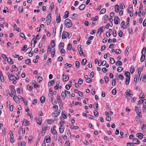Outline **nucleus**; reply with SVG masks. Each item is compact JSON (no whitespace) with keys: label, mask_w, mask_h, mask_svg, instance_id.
<instances>
[{"label":"nucleus","mask_w":146,"mask_h":146,"mask_svg":"<svg viewBox=\"0 0 146 146\" xmlns=\"http://www.w3.org/2000/svg\"><path fill=\"white\" fill-rule=\"evenodd\" d=\"M135 111L136 112L137 114V116H136L135 117V119H137L139 118H141L142 117L141 113V110L139 107L136 106L135 109Z\"/></svg>","instance_id":"f257e3e1"},{"label":"nucleus","mask_w":146,"mask_h":146,"mask_svg":"<svg viewBox=\"0 0 146 146\" xmlns=\"http://www.w3.org/2000/svg\"><path fill=\"white\" fill-rule=\"evenodd\" d=\"M64 24L66 27L68 28L71 27L72 25L71 21L69 19H67L65 20Z\"/></svg>","instance_id":"f03ea898"},{"label":"nucleus","mask_w":146,"mask_h":146,"mask_svg":"<svg viewBox=\"0 0 146 146\" xmlns=\"http://www.w3.org/2000/svg\"><path fill=\"white\" fill-rule=\"evenodd\" d=\"M124 75L126 77L125 83L126 85L129 84L130 78L129 77L130 75V73L128 72H126L124 74Z\"/></svg>","instance_id":"7ed1b4c3"},{"label":"nucleus","mask_w":146,"mask_h":146,"mask_svg":"<svg viewBox=\"0 0 146 146\" xmlns=\"http://www.w3.org/2000/svg\"><path fill=\"white\" fill-rule=\"evenodd\" d=\"M11 93L9 94V95L11 97H13L14 94L15 95L16 94V90L14 87L13 86H11Z\"/></svg>","instance_id":"20e7f679"},{"label":"nucleus","mask_w":146,"mask_h":146,"mask_svg":"<svg viewBox=\"0 0 146 146\" xmlns=\"http://www.w3.org/2000/svg\"><path fill=\"white\" fill-rule=\"evenodd\" d=\"M69 36L68 33V32L65 31L63 32L62 35V39L67 38Z\"/></svg>","instance_id":"39448f33"},{"label":"nucleus","mask_w":146,"mask_h":146,"mask_svg":"<svg viewBox=\"0 0 146 146\" xmlns=\"http://www.w3.org/2000/svg\"><path fill=\"white\" fill-rule=\"evenodd\" d=\"M46 24L47 25H49L51 21V16L50 14L48 15L46 18Z\"/></svg>","instance_id":"423d86ee"},{"label":"nucleus","mask_w":146,"mask_h":146,"mask_svg":"<svg viewBox=\"0 0 146 146\" xmlns=\"http://www.w3.org/2000/svg\"><path fill=\"white\" fill-rule=\"evenodd\" d=\"M125 94L126 95V96H127L129 99H130L132 96V92L130 91H129L128 92H126Z\"/></svg>","instance_id":"0eeeda50"},{"label":"nucleus","mask_w":146,"mask_h":146,"mask_svg":"<svg viewBox=\"0 0 146 146\" xmlns=\"http://www.w3.org/2000/svg\"><path fill=\"white\" fill-rule=\"evenodd\" d=\"M60 114V112L58 110H55L52 113V115L53 117H56Z\"/></svg>","instance_id":"6e6552de"},{"label":"nucleus","mask_w":146,"mask_h":146,"mask_svg":"<svg viewBox=\"0 0 146 146\" xmlns=\"http://www.w3.org/2000/svg\"><path fill=\"white\" fill-rule=\"evenodd\" d=\"M64 73L62 76H63L62 79L63 81L66 82L67 81L69 77L68 75H64Z\"/></svg>","instance_id":"1a4fd4ad"},{"label":"nucleus","mask_w":146,"mask_h":146,"mask_svg":"<svg viewBox=\"0 0 146 146\" xmlns=\"http://www.w3.org/2000/svg\"><path fill=\"white\" fill-rule=\"evenodd\" d=\"M133 10V7L132 5H130L128 7L127 9V11L129 14L132 13V11Z\"/></svg>","instance_id":"9d476101"},{"label":"nucleus","mask_w":146,"mask_h":146,"mask_svg":"<svg viewBox=\"0 0 146 146\" xmlns=\"http://www.w3.org/2000/svg\"><path fill=\"white\" fill-rule=\"evenodd\" d=\"M139 141L138 139L136 138H134L133 140V143L135 144H139Z\"/></svg>","instance_id":"9b49d317"},{"label":"nucleus","mask_w":146,"mask_h":146,"mask_svg":"<svg viewBox=\"0 0 146 146\" xmlns=\"http://www.w3.org/2000/svg\"><path fill=\"white\" fill-rule=\"evenodd\" d=\"M119 21V19L117 16H115L114 19V23L117 25L118 23V21Z\"/></svg>","instance_id":"f8f14e48"},{"label":"nucleus","mask_w":146,"mask_h":146,"mask_svg":"<svg viewBox=\"0 0 146 146\" xmlns=\"http://www.w3.org/2000/svg\"><path fill=\"white\" fill-rule=\"evenodd\" d=\"M45 127L43 125L42 127L41 135L42 136H43L46 132Z\"/></svg>","instance_id":"ddd939ff"},{"label":"nucleus","mask_w":146,"mask_h":146,"mask_svg":"<svg viewBox=\"0 0 146 146\" xmlns=\"http://www.w3.org/2000/svg\"><path fill=\"white\" fill-rule=\"evenodd\" d=\"M137 136L140 139H141L143 138V135L141 133H138L136 134Z\"/></svg>","instance_id":"4468645a"},{"label":"nucleus","mask_w":146,"mask_h":146,"mask_svg":"<svg viewBox=\"0 0 146 146\" xmlns=\"http://www.w3.org/2000/svg\"><path fill=\"white\" fill-rule=\"evenodd\" d=\"M54 8V3H52L51 4L50 6V7H49V10L50 11V12H52V10Z\"/></svg>","instance_id":"2eb2a0df"},{"label":"nucleus","mask_w":146,"mask_h":146,"mask_svg":"<svg viewBox=\"0 0 146 146\" xmlns=\"http://www.w3.org/2000/svg\"><path fill=\"white\" fill-rule=\"evenodd\" d=\"M8 76L9 80H13L15 78V75H11L10 76V74H9Z\"/></svg>","instance_id":"dca6fc26"},{"label":"nucleus","mask_w":146,"mask_h":146,"mask_svg":"<svg viewBox=\"0 0 146 146\" xmlns=\"http://www.w3.org/2000/svg\"><path fill=\"white\" fill-rule=\"evenodd\" d=\"M85 5L84 4H82L79 7V9L80 10H83L85 8Z\"/></svg>","instance_id":"f3484780"},{"label":"nucleus","mask_w":146,"mask_h":146,"mask_svg":"<svg viewBox=\"0 0 146 146\" xmlns=\"http://www.w3.org/2000/svg\"><path fill=\"white\" fill-rule=\"evenodd\" d=\"M7 60L8 63L10 64H13L14 63V62L12 59L10 57L7 58Z\"/></svg>","instance_id":"a211bd4d"},{"label":"nucleus","mask_w":146,"mask_h":146,"mask_svg":"<svg viewBox=\"0 0 146 146\" xmlns=\"http://www.w3.org/2000/svg\"><path fill=\"white\" fill-rule=\"evenodd\" d=\"M0 79L2 82H4V77L1 71L0 72Z\"/></svg>","instance_id":"6ab92c4d"},{"label":"nucleus","mask_w":146,"mask_h":146,"mask_svg":"<svg viewBox=\"0 0 146 146\" xmlns=\"http://www.w3.org/2000/svg\"><path fill=\"white\" fill-rule=\"evenodd\" d=\"M61 17L60 15H57L56 16V21L57 23H59L60 21Z\"/></svg>","instance_id":"aec40b11"},{"label":"nucleus","mask_w":146,"mask_h":146,"mask_svg":"<svg viewBox=\"0 0 146 146\" xmlns=\"http://www.w3.org/2000/svg\"><path fill=\"white\" fill-rule=\"evenodd\" d=\"M104 28V27L103 26H102L101 28L99 29V30L98 31L97 33H100V34H101V33L103 31V28Z\"/></svg>","instance_id":"412c9836"},{"label":"nucleus","mask_w":146,"mask_h":146,"mask_svg":"<svg viewBox=\"0 0 146 146\" xmlns=\"http://www.w3.org/2000/svg\"><path fill=\"white\" fill-rule=\"evenodd\" d=\"M122 62L120 61L119 60H117L115 62V65L117 66H121V65H122Z\"/></svg>","instance_id":"4be33fe9"},{"label":"nucleus","mask_w":146,"mask_h":146,"mask_svg":"<svg viewBox=\"0 0 146 146\" xmlns=\"http://www.w3.org/2000/svg\"><path fill=\"white\" fill-rule=\"evenodd\" d=\"M47 123L48 124H51L54 122V120H52L51 119H47Z\"/></svg>","instance_id":"5701e85b"},{"label":"nucleus","mask_w":146,"mask_h":146,"mask_svg":"<svg viewBox=\"0 0 146 146\" xmlns=\"http://www.w3.org/2000/svg\"><path fill=\"white\" fill-rule=\"evenodd\" d=\"M121 27L125 29L126 27V25L125 24V21H122L121 23Z\"/></svg>","instance_id":"b1692460"},{"label":"nucleus","mask_w":146,"mask_h":146,"mask_svg":"<svg viewBox=\"0 0 146 146\" xmlns=\"http://www.w3.org/2000/svg\"><path fill=\"white\" fill-rule=\"evenodd\" d=\"M119 6L118 5H116L115 6V9L116 13H118L119 11Z\"/></svg>","instance_id":"393cba45"},{"label":"nucleus","mask_w":146,"mask_h":146,"mask_svg":"<svg viewBox=\"0 0 146 146\" xmlns=\"http://www.w3.org/2000/svg\"><path fill=\"white\" fill-rule=\"evenodd\" d=\"M54 83V80H52L49 81L48 83V85L49 86H52Z\"/></svg>","instance_id":"a878e982"},{"label":"nucleus","mask_w":146,"mask_h":146,"mask_svg":"<svg viewBox=\"0 0 146 146\" xmlns=\"http://www.w3.org/2000/svg\"><path fill=\"white\" fill-rule=\"evenodd\" d=\"M40 102L42 103H43L45 101V98L43 96H42L40 98Z\"/></svg>","instance_id":"bb28decb"},{"label":"nucleus","mask_w":146,"mask_h":146,"mask_svg":"<svg viewBox=\"0 0 146 146\" xmlns=\"http://www.w3.org/2000/svg\"><path fill=\"white\" fill-rule=\"evenodd\" d=\"M12 68L13 69V70L15 71H17H17H18V68L15 65H13L12 66Z\"/></svg>","instance_id":"cd10ccee"},{"label":"nucleus","mask_w":146,"mask_h":146,"mask_svg":"<svg viewBox=\"0 0 146 146\" xmlns=\"http://www.w3.org/2000/svg\"><path fill=\"white\" fill-rule=\"evenodd\" d=\"M64 129V127H60L59 128V132L60 133H62L63 132Z\"/></svg>","instance_id":"c85d7f7f"},{"label":"nucleus","mask_w":146,"mask_h":146,"mask_svg":"<svg viewBox=\"0 0 146 146\" xmlns=\"http://www.w3.org/2000/svg\"><path fill=\"white\" fill-rule=\"evenodd\" d=\"M35 39V38H34L31 41V45H32V44L33 43V42L34 43V46H33V47H34L35 46V44H36V43L37 42V41Z\"/></svg>","instance_id":"c756f323"},{"label":"nucleus","mask_w":146,"mask_h":146,"mask_svg":"<svg viewBox=\"0 0 146 146\" xmlns=\"http://www.w3.org/2000/svg\"><path fill=\"white\" fill-rule=\"evenodd\" d=\"M51 132L54 134H56L57 133L56 130L54 129H52V128L51 129Z\"/></svg>","instance_id":"7c9ffc66"},{"label":"nucleus","mask_w":146,"mask_h":146,"mask_svg":"<svg viewBox=\"0 0 146 146\" xmlns=\"http://www.w3.org/2000/svg\"><path fill=\"white\" fill-rule=\"evenodd\" d=\"M62 115L63 118L65 119L67 117L66 115L65 114V112L64 111H62Z\"/></svg>","instance_id":"2f4dec72"},{"label":"nucleus","mask_w":146,"mask_h":146,"mask_svg":"<svg viewBox=\"0 0 146 146\" xmlns=\"http://www.w3.org/2000/svg\"><path fill=\"white\" fill-rule=\"evenodd\" d=\"M65 15L64 17V19H66L68 17V15L69 14V12L68 11H67L65 12Z\"/></svg>","instance_id":"473e14b6"},{"label":"nucleus","mask_w":146,"mask_h":146,"mask_svg":"<svg viewBox=\"0 0 146 146\" xmlns=\"http://www.w3.org/2000/svg\"><path fill=\"white\" fill-rule=\"evenodd\" d=\"M51 45L52 48H54L55 46V43L53 40H52L51 42Z\"/></svg>","instance_id":"72a5a7b5"},{"label":"nucleus","mask_w":146,"mask_h":146,"mask_svg":"<svg viewBox=\"0 0 146 146\" xmlns=\"http://www.w3.org/2000/svg\"><path fill=\"white\" fill-rule=\"evenodd\" d=\"M108 16L107 15H105L104 17V22L105 23L108 20Z\"/></svg>","instance_id":"f704fd0d"},{"label":"nucleus","mask_w":146,"mask_h":146,"mask_svg":"<svg viewBox=\"0 0 146 146\" xmlns=\"http://www.w3.org/2000/svg\"><path fill=\"white\" fill-rule=\"evenodd\" d=\"M57 100L58 101V103H61L62 101L61 100V99L60 96L58 95H57Z\"/></svg>","instance_id":"c9c22d12"},{"label":"nucleus","mask_w":146,"mask_h":146,"mask_svg":"<svg viewBox=\"0 0 146 146\" xmlns=\"http://www.w3.org/2000/svg\"><path fill=\"white\" fill-rule=\"evenodd\" d=\"M106 11V9L105 8L102 9L100 12V14H103Z\"/></svg>","instance_id":"e433bc0d"},{"label":"nucleus","mask_w":146,"mask_h":146,"mask_svg":"<svg viewBox=\"0 0 146 146\" xmlns=\"http://www.w3.org/2000/svg\"><path fill=\"white\" fill-rule=\"evenodd\" d=\"M123 70V68L121 67H119L117 68V71L118 72L122 71Z\"/></svg>","instance_id":"4c0bfd02"},{"label":"nucleus","mask_w":146,"mask_h":146,"mask_svg":"<svg viewBox=\"0 0 146 146\" xmlns=\"http://www.w3.org/2000/svg\"><path fill=\"white\" fill-rule=\"evenodd\" d=\"M43 80L42 77L39 76L37 78V81L39 83Z\"/></svg>","instance_id":"58836bf2"},{"label":"nucleus","mask_w":146,"mask_h":146,"mask_svg":"<svg viewBox=\"0 0 146 146\" xmlns=\"http://www.w3.org/2000/svg\"><path fill=\"white\" fill-rule=\"evenodd\" d=\"M87 60L86 59H83L82 61V64L84 65L86 63Z\"/></svg>","instance_id":"ea45409f"},{"label":"nucleus","mask_w":146,"mask_h":146,"mask_svg":"<svg viewBox=\"0 0 146 146\" xmlns=\"http://www.w3.org/2000/svg\"><path fill=\"white\" fill-rule=\"evenodd\" d=\"M77 17V14L74 13L71 16V18L72 19H74L75 18Z\"/></svg>","instance_id":"a19ab883"},{"label":"nucleus","mask_w":146,"mask_h":146,"mask_svg":"<svg viewBox=\"0 0 146 146\" xmlns=\"http://www.w3.org/2000/svg\"><path fill=\"white\" fill-rule=\"evenodd\" d=\"M27 87V89L29 90H32L33 88V87L30 85H28Z\"/></svg>","instance_id":"79ce46f5"},{"label":"nucleus","mask_w":146,"mask_h":146,"mask_svg":"<svg viewBox=\"0 0 146 146\" xmlns=\"http://www.w3.org/2000/svg\"><path fill=\"white\" fill-rule=\"evenodd\" d=\"M65 51L64 49H62L60 50V53L62 56H64L65 55Z\"/></svg>","instance_id":"37998d69"},{"label":"nucleus","mask_w":146,"mask_h":146,"mask_svg":"<svg viewBox=\"0 0 146 146\" xmlns=\"http://www.w3.org/2000/svg\"><path fill=\"white\" fill-rule=\"evenodd\" d=\"M145 58V56L144 54L142 55L141 56L140 59V61L142 62L143 61Z\"/></svg>","instance_id":"c03bdc74"},{"label":"nucleus","mask_w":146,"mask_h":146,"mask_svg":"<svg viewBox=\"0 0 146 146\" xmlns=\"http://www.w3.org/2000/svg\"><path fill=\"white\" fill-rule=\"evenodd\" d=\"M31 60L30 59L28 58L27 60H25V63L26 64H27L28 65L29 64V63H30Z\"/></svg>","instance_id":"a18cd8bd"},{"label":"nucleus","mask_w":146,"mask_h":146,"mask_svg":"<svg viewBox=\"0 0 146 146\" xmlns=\"http://www.w3.org/2000/svg\"><path fill=\"white\" fill-rule=\"evenodd\" d=\"M110 59L111 61V63L112 64H113L115 63V60L113 58L111 57H110Z\"/></svg>","instance_id":"49530a36"},{"label":"nucleus","mask_w":146,"mask_h":146,"mask_svg":"<svg viewBox=\"0 0 146 146\" xmlns=\"http://www.w3.org/2000/svg\"><path fill=\"white\" fill-rule=\"evenodd\" d=\"M75 64L76 67L78 68L80 66V63L78 61H76L75 62Z\"/></svg>","instance_id":"de8ad7c7"},{"label":"nucleus","mask_w":146,"mask_h":146,"mask_svg":"<svg viewBox=\"0 0 146 146\" xmlns=\"http://www.w3.org/2000/svg\"><path fill=\"white\" fill-rule=\"evenodd\" d=\"M146 52V49L145 47H143L141 51L142 55L145 54Z\"/></svg>","instance_id":"09e8293b"},{"label":"nucleus","mask_w":146,"mask_h":146,"mask_svg":"<svg viewBox=\"0 0 146 146\" xmlns=\"http://www.w3.org/2000/svg\"><path fill=\"white\" fill-rule=\"evenodd\" d=\"M23 7H20L18 9L19 12L20 13H21L23 11Z\"/></svg>","instance_id":"8fccbe9b"},{"label":"nucleus","mask_w":146,"mask_h":146,"mask_svg":"<svg viewBox=\"0 0 146 146\" xmlns=\"http://www.w3.org/2000/svg\"><path fill=\"white\" fill-rule=\"evenodd\" d=\"M1 56L5 60H6L8 58L5 54H1Z\"/></svg>","instance_id":"3c124183"},{"label":"nucleus","mask_w":146,"mask_h":146,"mask_svg":"<svg viewBox=\"0 0 146 146\" xmlns=\"http://www.w3.org/2000/svg\"><path fill=\"white\" fill-rule=\"evenodd\" d=\"M118 77L119 78V79L121 80H123L124 79V77L121 74L118 75Z\"/></svg>","instance_id":"603ef678"},{"label":"nucleus","mask_w":146,"mask_h":146,"mask_svg":"<svg viewBox=\"0 0 146 146\" xmlns=\"http://www.w3.org/2000/svg\"><path fill=\"white\" fill-rule=\"evenodd\" d=\"M58 106L57 105H55L54 106H53L52 108L53 110H54L55 111V110H58Z\"/></svg>","instance_id":"864d4df0"},{"label":"nucleus","mask_w":146,"mask_h":146,"mask_svg":"<svg viewBox=\"0 0 146 146\" xmlns=\"http://www.w3.org/2000/svg\"><path fill=\"white\" fill-rule=\"evenodd\" d=\"M129 46H127V47L126 49L125 50V54H128V50L129 49Z\"/></svg>","instance_id":"5fc2aeb1"},{"label":"nucleus","mask_w":146,"mask_h":146,"mask_svg":"<svg viewBox=\"0 0 146 146\" xmlns=\"http://www.w3.org/2000/svg\"><path fill=\"white\" fill-rule=\"evenodd\" d=\"M59 46L60 47H61L62 48H63L64 46V43L63 42H60L59 45Z\"/></svg>","instance_id":"6e6d98bb"},{"label":"nucleus","mask_w":146,"mask_h":146,"mask_svg":"<svg viewBox=\"0 0 146 146\" xmlns=\"http://www.w3.org/2000/svg\"><path fill=\"white\" fill-rule=\"evenodd\" d=\"M105 83H107L109 82V77L107 76L104 77Z\"/></svg>","instance_id":"4d7b16f0"},{"label":"nucleus","mask_w":146,"mask_h":146,"mask_svg":"<svg viewBox=\"0 0 146 146\" xmlns=\"http://www.w3.org/2000/svg\"><path fill=\"white\" fill-rule=\"evenodd\" d=\"M78 84H82L83 83V81L82 79L81 78H79L78 80Z\"/></svg>","instance_id":"13d9d810"},{"label":"nucleus","mask_w":146,"mask_h":146,"mask_svg":"<svg viewBox=\"0 0 146 146\" xmlns=\"http://www.w3.org/2000/svg\"><path fill=\"white\" fill-rule=\"evenodd\" d=\"M112 94L113 95H115L116 94V90L115 89H113L112 90Z\"/></svg>","instance_id":"bf43d9fd"},{"label":"nucleus","mask_w":146,"mask_h":146,"mask_svg":"<svg viewBox=\"0 0 146 146\" xmlns=\"http://www.w3.org/2000/svg\"><path fill=\"white\" fill-rule=\"evenodd\" d=\"M94 114L95 116L97 117V115L99 113L97 111L94 110Z\"/></svg>","instance_id":"052dcab7"},{"label":"nucleus","mask_w":146,"mask_h":146,"mask_svg":"<svg viewBox=\"0 0 146 146\" xmlns=\"http://www.w3.org/2000/svg\"><path fill=\"white\" fill-rule=\"evenodd\" d=\"M119 36L121 37H122L123 35V33L122 32H121V30H119Z\"/></svg>","instance_id":"680f3d73"},{"label":"nucleus","mask_w":146,"mask_h":146,"mask_svg":"<svg viewBox=\"0 0 146 146\" xmlns=\"http://www.w3.org/2000/svg\"><path fill=\"white\" fill-rule=\"evenodd\" d=\"M66 93H65V92H62L61 94V96H62L64 98H65L66 97Z\"/></svg>","instance_id":"e2e57ef3"},{"label":"nucleus","mask_w":146,"mask_h":146,"mask_svg":"<svg viewBox=\"0 0 146 146\" xmlns=\"http://www.w3.org/2000/svg\"><path fill=\"white\" fill-rule=\"evenodd\" d=\"M72 48V45L71 43H69L68 47L67 48L68 50H70Z\"/></svg>","instance_id":"0e129e2a"},{"label":"nucleus","mask_w":146,"mask_h":146,"mask_svg":"<svg viewBox=\"0 0 146 146\" xmlns=\"http://www.w3.org/2000/svg\"><path fill=\"white\" fill-rule=\"evenodd\" d=\"M146 128V126L145 124H143L141 126V129L142 130H144Z\"/></svg>","instance_id":"69168bd1"},{"label":"nucleus","mask_w":146,"mask_h":146,"mask_svg":"<svg viewBox=\"0 0 146 146\" xmlns=\"http://www.w3.org/2000/svg\"><path fill=\"white\" fill-rule=\"evenodd\" d=\"M84 23L86 26H88L90 25L89 22L86 21H84Z\"/></svg>","instance_id":"338daca9"},{"label":"nucleus","mask_w":146,"mask_h":146,"mask_svg":"<svg viewBox=\"0 0 146 146\" xmlns=\"http://www.w3.org/2000/svg\"><path fill=\"white\" fill-rule=\"evenodd\" d=\"M65 146H70V143L68 141H66L65 143Z\"/></svg>","instance_id":"774afa93"}]
</instances>
